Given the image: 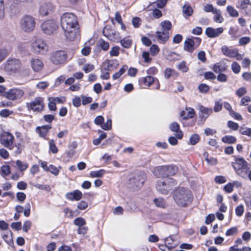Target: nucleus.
<instances>
[{
	"label": "nucleus",
	"mask_w": 251,
	"mask_h": 251,
	"mask_svg": "<svg viewBox=\"0 0 251 251\" xmlns=\"http://www.w3.org/2000/svg\"><path fill=\"white\" fill-rule=\"evenodd\" d=\"M32 47L34 52L37 54H44L48 50L47 44L41 39L35 40L32 44Z\"/></svg>",
	"instance_id": "14"
},
{
	"label": "nucleus",
	"mask_w": 251,
	"mask_h": 251,
	"mask_svg": "<svg viewBox=\"0 0 251 251\" xmlns=\"http://www.w3.org/2000/svg\"><path fill=\"white\" fill-rule=\"evenodd\" d=\"M21 62L17 59H8L7 61L6 67L7 69L12 71H16L20 68Z\"/></svg>",
	"instance_id": "21"
},
{
	"label": "nucleus",
	"mask_w": 251,
	"mask_h": 251,
	"mask_svg": "<svg viewBox=\"0 0 251 251\" xmlns=\"http://www.w3.org/2000/svg\"><path fill=\"white\" fill-rule=\"evenodd\" d=\"M226 68L222 66L221 63H217L215 64L213 67V71L216 73H221L225 70Z\"/></svg>",
	"instance_id": "40"
},
{
	"label": "nucleus",
	"mask_w": 251,
	"mask_h": 251,
	"mask_svg": "<svg viewBox=\"0 0 251 251\" xmlns=\"http://www.w3.org/2000/svg\"><path fill=\"white\" fill-rule=\"evenodd\" d=\"M222 141L226 144H233L236 142V138L233 136L226 135L222 138Z\"/></svg>",
	"instance_id": "32"
},
{
	"label": "nucleus",
	"mask_w": 251,
	"mask_h": 251,
	"mask_svg": "<svg viewBox=\"0 0 251 251\" xmlns=\"http://www.w3.org/2000/svg\"><path fill=\"white\" fill-rule=\"evenodd\" d=\"M224 31V28L222 27L214 28L208 27L206 28L205 33L206 35L210 38L218 37Z\"/></svg>",
	"instance_id": "17"
},
{
	"label": "nucleus",
	"mask_w": 251,
	"mask_h": 251,
	"mask_svg": "<svg viewBox=\"0 0 251 251\" xmlns=\"http://www.w3.org/2000/svg\"><path fill=\"white\" fill-rule=\"evenodd\" d=\"M173 198L178 206L185 207L192 202L193 195L189 189L179 187L174 191Z\"/></svg>",
	"instance_id": "2"
},
{
	"label": "nucleus",
	"mask_w": 251,
	"mask_h": 251,
	"mask_svg": "<svg viewBox=\"0 0 251 251\" xmlns=\"http://www.w3.org/2000/svg\"><path fill=\"white\" fill-rule=\"evenodd\" d=\"M120 48L118 46H114L112 48L109 52V54L111 56H117L119 54V50Z\"/></svg>",
	"instance_id": "52"
},
{
	"label": "nucleus",
	"mask_w": 251,
	"mask_h": 251,
	"mask_svg": "<svg viewBox=\"0 0 251 251\" xmlns=\"http://www.w3.org/2000/svg\"><path fill=\"white\" fill-rule=\"evenodd\" d=\"M199 111L200 118L201 120L205 121L209 116L212 113L213 109L211 108H207L201 105L199 106Z\"/></svg>",
	"instance_id": "19"
},
{
	"label": "nucleus",
	"mask_w": 251,
	"mask_h": 251,
	"mask_svg": "<svg viewBox=\"0 0 251 251\" xmlns=\"http://www.w3.org/2000/svg\"><path fill=\"white\" fill-rule=\"evenodd\" d=\"M66 198L71 201H79L82 198V193L78 190H75L72 192L67 193Z\"/></svg>",
	"instance_id": "23"
},
{
	"label": "nucleus",
	"mask_w": 251,
	"mask_h": 251,
	"mask_svg": "<svg viewBox=\"0 0 251 251\" xmlns=\"http://www.w3.org/2000/svg\"><path fill=\"white\" fill-rule=\"evenodd\" d=\"M51 128V126L50 125L43 126L41 127L38 126L36 128V132L39 134L40 137L44 138L45 139L48 140L46 137L49 132V130Z\"/></svg>",
	"instance_id": "24"
},
{
	"label": "nucleus",
	"mask_w": 251,
	"mask_h": 251,
	"mask_svg": "<svg viewBox=\"0 0 251 251\" xmlns=\"http://www.w3.org/2000/svg\"><path fill=\"white\" fill-rule=\"evenodd\" d=\"M232 167L238 175L243 178H247L250 168L248 163L243 158H236L235 162L232 163Z\"/></svg>",
	"instance_id": "3"
},
{
	"label": "nucleus",
	"mask_w": 251,
	"mask_h": 251,
	"mask_svg": "<svg viewBox=\"0 0 251 251\" xmlns=\"http://www.w3.org/2000/svg\"><path fill=\"white\" fill-rule=\"evenodd\" d=\"M215 16L213 18L214 20L216 23H221L224 20V18L221 16V12L219 9H215L214 11Z\"/></svg>",
	"instance_id": "34"
},
{
	"label": "nucleus",
	"mask_w": 251,
	"mask_h": 251,
	"mask_svg": "<svg viewBox=\"0 0 251 251\" xmlns=\"http://www.w3.org/2000/svg\"><path fill=\"white\" fill-rule=\"evenodd\" d=\"M53 9V6L51 3H44L41 4L39 8V13L42 16H47Z\"/></svg>",
	"instance_id": "18"
},
{
	"label": "nucleus",
	"mask_w": 251,
	"mask_h": 251,
	"mask_svg": "<svg viewBox=\"0 0 251 251\" xmlns=\"http://www.w3.org/2000/svg\"><path fill=\"white\" fill-rule=\"evenodd\" d=\"M182 11L184 14L187 16H190L193 13V9L189 5H184L182 8Z\"/></svg>",
	"instance_id": "41"
},
{
	"label": "nucleus",
	"mask_w": 251,
	"mask_h": 251,
	"mask_svg": "<svg viewBox=\"0 0 251 251\" xmlns=\"http://www.w3.org/2000/svg\"><path fill=\"white\" fill-rule=\"evenodd\" d=\"M74 223L75 225L80 227L86 224V221L83 218L78 217L74 220Z\"/></svg>",
	"instance_id": "45"
},
{
	"label": "nucleus",
	"mask_w": 251,
	"mask_h": 251,
	"mask_svg": "<svg viewBox=\"0 0 251 251\" xmlns=\"http://www.w3.org/2000/svg\"><path fill=\"white\" fill-rule=\"evenodd\" d=\"M177 172L176 167L173 165H163L154 168L153 174L158 177L173 176Z\"/></svg>",
	"instance_id": "6"
},
{
	"label": "nucleus",
	"mask_w": 251,
	"mask_h": 251,
	"mask_svg": "<svg viewBox=\"0 0 251 251\" xmlns=\"http://www.w3.org/2000/svg\"><path fill=\"white\" fill-rule=\"evenodd\" d=\"M67 57V54L65 51L57 50L51 54L50 60L55 65H61L66 63Z\"/></svg>",
	"instance_id": "9"
},
{
	"label": "nucleus",
	"mask_w": 251,
	"mask_h": 251,
	"mask_svg": "<svg viewBox=\"0 0 251 251\" xmlns=\"http://www.w3.org/2000/svg\"><path fill=\"white\" fill-rule=\"evenodd\" d=\"M49 148L50 151L53 154H55L58 152V149L55 145L54 140L51 139L50 141Z\"/></svg>",
	"instance_id": "44"
},
{
	"label": "nucleus",
	"mask_w": 251,
	"mask_h": 251,
	"mask_svg": "<svg viewBox=\"0 0 251 251\" xmlns=\"http://www.w3.org/2000/svg\"><path fill=\"white\" fill-rule=\"evenodd\" d=\"M238 32V28L236 27H230L228 30V34L232 38H237V33Z\"/></svg>",
	"instance_id": "46"
},
{
	"label": "nucleus",
	"mask_w": 251,
	"mask_h": 251,
	"mask_svg": "<svg viewBox=\"0 0 251 251\" xmlns=\"http://www.w3.org/2000/svg\"><path fill=\"white\" fill-rule=\"evenodd\" d=\"M199 91L203 93H206L209 90V87L205 84H201L198 87Z\"/></svg>",
	"instance_id": "57"
},
{
	"label": "nucleus",
	"mask_w": 251,
	"mask_h": 251,
	"mask_svg": "<svg viewBox=\"0 0 251 251\" xmlns=\"http://www.w3.org/2000/svg\"><path fill=\"white\" fill-rule=\"evenodd\" d=\"M235 213L238 217H241L244 213V207L243 204H240L235 208Z\"/></svg>",
	"instance_id": "53"
},
{
	"label": "nucleus",
	"mask_w": 251,
	"mask_h": 251,
	"mask_svg": "<svg viewBox=\"0 0 251 251\" xmlns=\"http://www.w3.org/2000/svg\"><path fill=\"white\" fill-rule=\"evenodd\" d=\"M25 94L23 90L14 88L5 92L2 96L10 100H21Z\"/></svg>",
	"instance_id": "10"
},
{
	"label": "nucleus",
	"mask_w": 251,
	"mask_h": 251,
	"mask_svg": "<svg viewBox=\"0 0 251 251\" xmlns=\"http://www.w3.org/2000/svg\"><path fill=\"white\" fill-rule=\"evenodd\" d=\"M154 81V77L149 75L142 77L139 79V83L141 86L150 87Z\"/></svg>",
	"instance_id": "25"
},
{
	"label": "nucleus",
	"mask_w": 251,
	"mask_h": 251,
	"mask_svg": "<svg viewBox=\"0 0 251 251\" xmlns=\"http://www.w3.org/2000/svg\"><path fill=\"white\" fill-rule=\"evenodd\" d=\"M167 0H155L153 4L159 8H163L166 4Z\"/></svg>",
	"instance_id": "59"
},
{
	"label": "nucleus",
	"mask_w": 251,
	"mask_h": 251,
	"mask_svg": "<svg viewBox=\"0 0 251 251\" xmlns=\"http://www.w3.org/2000/svg\"><path fill=\"white\" fill-rule=\"evenodd\" d=\"M231 69L235 74H238L240 72L241 67L237 62H233L231 64Z\"/></svg>",
	"instance_id": "50"
},
{
	"label": "nucleus",
	"mask_w": 251,
	"mask_h": 251,
	"mask_svg": "<svg viewBox=\"0 0 251 251\" xmlns=\"http://www.w3.org/2000/svg\"><path fill=\"white\" fill-rule=\"evenodd\" d=\"M236 7L240 10L241 13L247 16H251V3L250 0L238 1Z\"/></svg>",
	"instance_id": "16"
},
{
	"label": "nucleus",
	"mask_w": 251,
	"mask_h": 251,
	"mask_svg": "<svg viewBox=\"0 0 251 251\" xmlns=\"http://www.w3.org/2000/svg\"><path fill=\"white\" fill-rule=\"evenodd\" d=\"M60 22L66 38L73 40L76 36V29L78 25L76 16L72 13H65L61 17Z\"/></svg>",
	"instance_id": "1"
},
{
	"label": "nucleus",
	"mask_w": 251,
	"mask_h": 251,
	"mask_svg": "<svg viewBox=\"0 0 251 251\" xmlns=\"http://www.w3.org/2000/svg\"><path fill=\"white\" fill-rule=\"evenodd\" d=\"M153 202L156 206L161 208H164L166 205V202L165 200L162 198H158L154 199Z\"/></svg>",
	"instance_id": "35"
},
{
	"label": "nucleus",
	"mask_w": 251,
	"mask_h": 251,
	"mask_svg": "<svg viewBox=\"0 0 251 251\" xmlns=\"http://www.w3.org/2000/svg\"><path fill=\"white\" fill-rule=\"evenodd\" d=\"M1 173L2 176H8L10 173V168L8 165H3L1 167Z\"/></svg>",
	"instance_id": "51"
},
{
	"label": "nucleus",
	"mask_w": 251,
	"mask_h": 251,
	"mask_svg": "<svg viewBox=\"0 0 251 251\" xmlns=\"http://www.w3.org/2000/svg\"><path fill=\"white\" fill-rule=\"evenodd\" d=\"M247 89L245 87H242L240 88H239L235 92L236 95L238 97H241L243 95H244L245 94L247 93Z\"/></svg>",
	"instance_id": "62"
},
{
	"label": "nucleus",
	"mask_w": 251,
	"mask_h": 251,
	"mask_svg": "<svg viewBox=\"0 0 251 251\" xmlns=\"http://www.w3.org/2000/svg\"><path fill=\"white\" fill-rule=\"evenodd\" d=\"M14 137L9 132H3L0 134V143L4 147L11 150L13 147Z\"/></svg>",
	"instance_id": "13"
},
{
	"label": "nucleus",
	"mask_w": 251,
	"mask_h": 251,
	"mask_svg": "<svg viewBox=\"0 0 251 251\" xmlns=\"http://www.w3.org/2000/svg\"><path fill=\"white\" fill-rule=\"evenodd\" d=\"M251 41V38L249 37H243L239 40V44L241 46H245L249 44Z\"/></svg>",
	"instance_id": "58"
},
{
	"label": "nucleus",
	"mask_w": 251,
	"mask_h": 251,
	"mask_svg": "<svg viewBox=\"0 0 251 251\" xmlns=\"http://www.w3.org/2000/svg\"><path fill=\"white\" fill-rule=\"evenodd\" d=\"M19 24L22 30L26 33H30L35 29V19L31 15L25 14L21 18Z\"/></svg>",
	"instance_id": "4"
},
{
	"label": "nucleus",
	"mask_w": 251,
	"mask_h": 251,
	"mask_svg": "<svg viewBox=\"0 0 251 251\" xmlns=\"http://www.w3.org/2000/svg\"><path fill=\"white\" fill-rule=\"evenodd\" d=\"M16 164L20 171H24L28 167L27 164L24 163L20 160H17Z\"/></svg>",
	"instance_id": "43"
},
{
	"label": "nucleus",
	"mask_w": 251,
	"mask_h": 251,
	"mask_svg": "<svg viewBox=\"0 0 251 251\" xmlns=\"http://www.w3.org/2000/svg\"><path fill=\"white\" fill-rule=\"evenodd\" d=\"M31 66L34 72H39L44 66L43 62L39 58H34L30 61Z\"/></svg>",
	"instance_id": "20"
},
{
	"label": "nucleus",
	"mask_w": 251,
	"mask_h": 251,
	"mask_svg": "<svg viewBox=\"0 0 251 251\" xmlns=\"http://www.w3.org/2000/svg\"><path fill=\"white\" fill-rule=\"evenodd\" d=\"M151 54L153 56L157 54L159 51V48L156 45L153 44L151 46L150 49Z\"/></svg>",
	"instance_id": "56"
},
{
	"label": "nucleus",
	"mask_w": 251,
	"mask_h": 251,
	"mask_svg": "<svg viewBox=\"0 0 251 251\" xmlns=\"http://www.w3.org/2000/svg\"><path fill=\"white\" fill-rule=\"evenodd\" d=\"M177 68L179 70L182 72L183 73H186L189 70L188 67L186 65V62L184 61H181L178 64Z\"/></svg>",
	"instance_id": "42"
},
{
	"label": "nucleus",
	"mask_w": 251,
	"mask_h": 251,
	"mask_svg": "<svg viewBox=\"0 0 251 251\" xmlns=\"http://www.w3.org/2000/svg\"><path fill=\"white\" fill-rule=\"evenodd\" d=\"M120 43L123 48L128 49L130 48L132 41L129 38H124L120 40Z\"/></svg>",
	"instance_id": "31"
},
{
	"label": "nucleus",
	"mask_w": 251,
	"mask_h": 251,
	"mask_svg": "<svg viewBox=\"0 0 251 251\" xmlns=\"http://www.w3.org/2000/svg\"><path fill=\"white\" fill-rule=\"evenodd\" d=\"M160 25L162 30L169 31L172 27V23L168 20H165L160 23Z\"/></svg>",
	"instance_id": "30"
},
{
	"label": "nucleus",
	"mask_w": 251,
	"mask_h": 251,
	"mask_svg": "<svg viewBox=\"0 0 251 251\" xmlns=\"http://www.w3.org/2000/svg\"><path fill=\"white\" fill-rule=\"evenodd\" d=\"M201 42L200 37L192 36L186 38L184 43V50L192 53L195 49L198 48Z\"/></svg>",
	"instance_id": "8"
},
{
	"label": "nucleus",
	"mask_w": 251,
	"mask_h": 251,
	"mask_svg": "<svg viewBox=\"0 0 251 251\" xmlns=\"http://www.w3.org/2000/svg\"><path fill=\"white\" fill-rule=\"evenodd\" d=\"M170 129L174 132H176L175 136L178 139H181L183 137V134L181 130H180L179 124L176 122H173L169 126Z\"/></svg>",
	"instance_id": "22"
},
{
	"label": "nucleus",
	"mask_w": 251,
	"mask_h": 251,
	"mask_svg": "<svg viewBox=\"0 0 251 251\" xmlns=\"http://www.w3.org/2000/svg\"><path fill=\"white\" fill-rule=\"evenodd\" d=\"M146 178V176L144 172L140 171H136L129 178V184L133 189H137L143 185Z\"/></svg>",
	"instance_id": "7"
},
{
	"label": "nucleus",
	"mask_w": 251,
	"mask_h": 251,
	"mask_svg": "<svg viewBox=\"0 0 251 251\" xmlns=\"http://www.w3.org/2000/svg\"><path fill=\"white\" fill-rule=\"evenodd\" d=\"M4 241L10 246H13L14 245L12 239V233L11 231L7 232L6 234H3L2 236Z\"/></svg>",
	"instance_id": "28"
},
{
	"label": "nucleus",
	"mask_w": 251,
	"mask_h": 251,
	"mask_svg": "<svg viewBox=\"0 0 251 251\" xmlns=\"http://www.w3.org/2000/svg\"><path fill=\"white\" fill-rule=\"evenodd\" d=\"M226 11L229 15L231 17H237L239 16L238 11L231 5H228L226 7Z\"/></svg>",
	"instance_id": "29"
},
{
	"label": "nucleus",
	"mask_w": 251,
	"mask_h": 251,
	"mask_svg": "<svg viewBox=\"0 0 251 251\" xmlns=\"http://www.w3.org/2000/svg\"><path fill=\"white\" fill-rule=\"evenodd\" d=\"M240 134L246 135L251 138V128L248 127H240L239 128Z\"/></svg>",
	"instance_id": "39"
},
{
	"label": "nucleus",
	"mask_w": 251,
	"mask_h": 251,
	"mask_svg": "<svg viewBox=\"0 0 251 251\" xmlns=\"http://www.w3.org/2000/svg\"><path fill=\"white\" fill-rule=\"evenodd\" d=\"M227 125L228 127L233 130H236L238 129L239 125L237 123H235L231 121H229L227 122Z\"/></svg>",
	"instance_id": "60"
},
{
	"label": "nucleus",
	"mask_w": 251,
	"mask_h": 251,
	"mask_svg": "<svg viewBox=\"0 0 251 251\" xmlns=\"http://www.w3.org/2000/svg\"><path fill=\"white\" fill-rule=\"evenodd\" d=\"M58 27L57 22L53 20L46 21L41 25V28L43 32L48 35L54 33Z\"/></svg>",
	"instance_id": "12"
},
{
	"label": "nucleus",
	"mask_w": 251,
	"mask_h": 251,
	"mask_svg": "<svg viewBox=\"0 0 251 251\" xmlns=\"http://www.w3.org/2000/svg\"><path fill=\"white\" fill-rule=\"evenodd\" d=\"M104 64L106 66L104 69L105 71H110L116 69L119 65V63L117 60L112 59L105 62Z\"/></svg>",
	"instance_id": "27"
},
{
	"label": "nucleus",
	"mask_w": 251,
	"mask_h": 251,
	"mask_svg": "<svg viewBox=\"0 0 251 251\" xmlns=\"http://www.w3.org/2000/svg\"><path fill=\"white\" fill-rule=\"evenodd\" d=\"M81 98L82 99V104L84 105L90 103L93 99L90 97H86L84 95H81Z\"/></svg>",
	"instance_id": "55"
},
{
	"label": "nucleus",
	"mask_w": 251,
	"mask_h": 251,
	"mask_svg": "<svg viewBox=\"0 0 251 251\" xmlns=\"http://www.w3.org/2000/svg\"><path fill=\"white\" fill-rule=\"evenodd\" d=\"M72 103L75 107H79L81 105V98L78 96L75 97L72 100Z\"/></svg>",
	"instance_id": "61"
},
{
	"label": "nucleus",
	"mask_w": 251,
	"mask_h": 251,
	"mask_svg": "<svg viewBox=\"0 0 251 251\" xmlns=\"http://www.w3.org/2000/svg\"><path fill=\"white\" fill-rule=\"evenodd\" d=\"M54 99L52 97L49 98V102L48 103V107L50 110L55 111L56 110V106Z\"/></svg>",
	"instance_id": "48"
},
{
	"label": "nucleus",
	"mask_w": 251,
	"mask_h": 251,
	"mask_svg": "<svg viewBox=\"0 0 251 251\" xmlns=\"http://www.w3.org/2000/svg\"><path fill=\"white\" fill-rule=\"evenodd\" d=\"M105 170L100 169L98 171H91L90 175L92 177H100L105 174Z\"/></svg>",
	"instance_id": "36"
},
{
	"label": "nucleus",
	"mask_w": 251,
	"mask_h": 251,
	"mask_svg": "<svg viewBox=\"0 0 251 251\" xmlns=\"http://www.w3.org/2000/svg\"><path fill=\"white\" fill-rule=\"evenodd\" d=\"M27 106L29 109L34 112H41L45 107L44 98L37 97L29 103H27Z\"/></svg>",
	"instance_id": "11"
},
{
	"label": "nucleus",
	"mask_w": 251,
	"mask_h": 251,
	"mask_svg": "<svg viewBox=\"0 0 251 251\" xmlns=\"http://www.w3.org/2000/svg\"><path fill=\"white\" fill-rule=\"evenodd\" d=\"M221 51L225 55L230 58H235L237 60L243 58V55L239 53L237 49H229L227 46L224 45L221 48Z\"/></svg>",
	"instance_id": "15"
},
{
	"label": "nucleus",
	"mask_w": 251,
	"mask_h": 251,
	"mask_svg": "<svg viewBox=\"0 0 251 251\" xmlns=\"http://www.w3.org/2000/svg\"><path fill=\"white\" fill-rule=\"evenodd\" d=\"M176 184L174 178L169 177L164 180H159L156 183V188L161 194L167 195Z\"/></svg>",
	"instance_id": "5"
},
{
	"label": "nucleus",
	"mask_w": 251,
	"mask_h": 251,
	"mask_svg": "<svg viewBox=\"0 0 251 251\" xmlns=\"http://www.w3.org/2000/svg\"><path fill=\"white\" fill-rule=\"evenodd\" d=\"M98 46L104 51L107 50L109 48V44L108 42H106L102 39H100L99 41Z\"/></svg>",
	"instance_id": "38"
},
{
	"label": "nucleus",
	"mask_w": 251,
	"mask_h": 251,
	"mask_svg": "<svg viewBox=\"0 0 251 251\" xmlns=\"http://www.w3.org/2000/svg\"><path fill=\"white\" fill-rule=\"evenodd\" d=\"M156 35L159 42L162 43H165L169 38V32L168 31H157Z\"/></svg>",
	"instance_id": "26"
},
{
	"label": "nucleus",
	"mask_w": 251,
	"mask_h": 251,
	"mask_svg": "<svg viewBox=\"0 0 251 251\" xmlns=\"http://www.w3.org/2000/svg\"><path fill=\"white\" fill-rule=\"evenodd\" d=\"M13 113L12 111L7 109H4L0 111V116L1 117H7Z\"/></svg>",
	"instance_id": "63"
},
{
	"label": "nucleus",
	"mask_w": 251,
	"mask_h": 251,
	"mask_svg": "<svg viewBox=\"0 0 251 251\" xmlns=\"http://www.w3.org/2000/svg\"><path fill=\"white\" fill-rule=\"evenodd\" d=\"M174 240L172 236H170L165 239L166 246L170 249L175 248L176 246V244L174 243Z\"/></svg>",
	"instance_id": "33"
},
{
	"label": "nucleus",
	"mask_w": 251,
	"mask_h": 251,
	"mask_svg": "<svg viewBox=\"0 0 251 251\" xmlns=\"http://www.w3.org/2000/svg\"><path fill=\"white\" fill-rule=\"evenodd\" d=\"M185 110L187 111V118L188 119L192 118L195 115V112L193 108L191 107H186Z\"/></svg>",
	"instance_id": "54"
},
{
	"label": "nucleus",
	"mask_w": 251,
	"mask_h": 251,
	"mask_svg": "<svg viewBox=\"0 0 251 251\" xmlns=\"http://www.w3.org/2000/svg\"><path fill=\"white\" fill-rule=\"evenodd\" d=\"M101 127L105 130H108L112 127V120L111 119H108L105 123H104L101 126Z\"/></svg>",
	"instance_id": "47"
},
{
	"label": "nucleus",
	"mask_w": 251,
	"mask_h": 251,
	"mask_svg": "<svg viewBox=\"0 0 251 251\" xmlns=\"http://www.w3.org/2000/svg\"><path fill=\"white\" fill-rule=\"evenodd\" d=\"M200 140V136L198 134H192L189 139V142L191 145H196Z\"/></svg>",
	"instance_id": "37"
},
{
	"label": "nucleus",
	"mask_w": 251,
	"mask_h": 251,
	"mask_svg": "<svg viewBox=\"0 0 251 251\" xmlns=\"http://www.w3.org/2000/svg\"><path fill=\"white\" fill-rule=\"evenodd\" d=\"M104 121V118L102 116H97L94 120V123L98 126H101Z\"/></svg>",
	"instance_id": "64"
},
{
	"label": "nucleus",
	"mask_w": 251,
	"mask_h": 251,
	"mask_svg": "<svg viewBox=\"0 0 251 251\" xmlns=\"http://www.w3.org/2000/svg\"><path fill=\"white\" fill-rule=\"evenodd\" d=\"M229 251H251V248L244 246L241 249L236 248V246H231L229 248Z\"/></svg>",
	"instance_id": "49"
}]
</instances>
